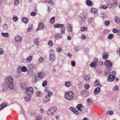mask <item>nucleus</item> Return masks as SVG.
Wrapping results in <instances>:
<instances>
[{
    "instance_id": "obj_1",
    "label": "nucleus",
    "mask_w": 120,
    "mask_h": 120,
    "mask_svg": "<svg viewBox=\"0 0 120 120\" xmlns=\"http://www.w3.org/2000/svg\"><path fill=\"white\" fill-rule=\"evenodd\" d=\"M13 78L11 76L7 77L5 79V83L3 86V88L5 90L8 89L12 90L14 88Z\"/></svg>"
},
{
    "instance_id": "obj_2",
    "label": "nucleus",
    "mask_w": 120,
    "mask_h": 120,
    "mask_svg": "<svg viewBox=\"0 0 120 120\" xmlns=\"http://www.w3.org/2000/svg\"><path fill=\"white\" fill-rule=\"evenodd\" d=\"M74 97V94L72 91H68L65 92L64 97L66 99L71 100L73 99Z\"/></svg>"
},
{
    "instance_id": "obj_3",
    "label": "nucleus",
    "mask_w": 120,
    "mask_h": 120,
    "mask_svg": "<svg viewBox=\"0 0 120 120\" xmlns=\"http://www.w3.org/2000/svg\"><path fill=\"white\" fill-rule=\"evenodd\" d=\"M57 109V107L55 106L50 108L47 111V114L49 115H52L55 113Z\"/></svg>"
},
{
    "instance_id": "obj_4",
    "label": "nucleus",
    "mask_w": 120,
    "mask_h": 120,
    "mask_svg": "<svg viewBox=\"0 0 120 120\" xmlns=\"http://www.w3.org/2000/svg\"><path fill=\"white\" fill-rule=\"evenodd\" d=\"M25 91L26 94L31 96L32 94L33 93V89L31 87L28 86L25 89Z\"/></svg>"
},
{
    "instance_id": "obj_5",
    "label": "nucleus",
    "mask_w": 120,
    "mask_h": 120,
    "mask_svg": "<svg viewBox=\"0 0 120 120\" xmlns=\"http://www.w3.org/2000/svg\"><path fill=\"white\" fill-rule=\"evenodd\" d=\"M115 74L116 72L115 71H112L108 77V81L109 82H112L113 81L115 78Z\"/></svg>"
},
{
    "instance_id": "obj_6",
    "label": "nucleus",
    "mask_w": 120,
    "mask_h": 120,
    "mask_svg": "<svg viewBox=\"0 0 120 120\" xmlns=\"http://www.w3.org/2000/svg\"><path fill=\"white\" fill-rule=\"evenodd\" d=\"M56 57L55 56L54 51L53 50H51L50 51V56L49 59L50 60L53 62L55 60Z\"/></svg>"
},
{
    "instance_id": "obj_7",
    "label": "nucleus",
    "mask_w": 120,
    "mask_h": 120,
    "mask_svg": "<svg viewBox=\"0 0 120 120\" xmlns=\"http://www.w3.org/2000/svg\"><path fill=\"white\" fill-rule=\"evenodd\" d=\"M87 13L83 12L81 13L80 15V17L81 20L82 21H84L87 19Z\"/></svg>"
},
{
    "instance_id": "obj_8",
    "label": "nucleus",
    "mask_w": 120,
    "mask_h": 120,
    "mask_svg": "<svg viewBox=\"0 0 120 120\" xmlns=\"http://www.w3.org/2000/svg\"><path fill=\"white\" fill-rule=\"evenodd\" d=\"M81 96L84 98H86L89 95V93L87 91L84 90L80 92Z\"/></svg>"
},
{
    "instance_id": "obj_9",
    "label": "nucleus",
    "mask_w": 120,
    "mask_h": 120,
    "mask_svg": "<svg viewBox=\"0 0 120 120\" xmlns=\"http://www.w3.org/2000/svg\"><path fill=\"white\" fill-rule=\"evenodd\" d=\"M98 63V59L97 58H95L93 62L90 64V67L92 68H96L97 65Z\"/></svg>"
},
{
    "instance_id": "obj_10",
    "label": "nucleus",
    "mask_w": 120,
    "mask_h": 120,
    "mask_svg": "<svg viewBox=\"0 0 120 120\" xmlns=\"http://www.w3.org/2000/svg\"><path fill=\"white\" fill-rule=\"evenodd\" d=\"M44 25L43 23L41 22L38 25V27L36 29L37 31L42 30L44 28Z\"/></svg>"
},
{
    "instance_id": "obj_11",
    "label": "nucleus",
    "mask_w": 120,
    "mask_h": 120,
    "mask_svg": "<svg viewBox=\"0 0 120 120\" xmlns=\"http://www.w3.org/2000/svg\"><path fill=\"white\" fill-rule=\"evenodd\" d=\"M104 64L107 68H110L112 66L111 62L108 60H106L105 61Z\"/></svg>"
},
{
    "instance_id": "obj_12",
    "label": "nucleus",
    "mask_w": 120,
    "mask_h": 120,
    "mask_svg": "<svg viewBox=\"0 0 120 120\" xmlns=\"http://www.w3.org/2000/svg\"><path fill=\"white\" fill-rule=\"evenodd\" d=\"M67 30L69 32H71L72 31L73 28L71 25L70 24H68L66 28Z\"/></svg>"
},
{
    "instance_id": "obj_13",
    "label": "nucleus",
    "mask_w": 120,
    "mask_h": 120,
    "mask_svg": "<svg viewBox=\"0 0 120 120\" xmlns=\"http://www.w3.org/2000/svg\"><path fill=\"white\" fill-rule=\"evenodd\" d=\"M15 39L17 42H21L22 41V38L19 35H17L15 37Z\"/></svg>"
},
{
    "instance_id": "obj_14",
    "label": "nucleus",
    "mask_w": 120,
    "mask_h": 120,
    "mask_svg": "<svg viewBox=\"0 0 120 120\" xmlns=\"http://www.w3.org/2000/svg\"><path fill=\"white\" fill-rule=\"evenodd\" d=\"M54 27L55 28H62L64 27V26L63 24H55L54 25Z\"/></svg>"
},
{
    "instance_id": "obj_15",
    "label": "nucleus",
    "mask_w": 120,
    "mask_h": 120,
    "mask_svg": "<svg viewBox=\"0 0 120 120\" xmlns=\"http://www.w3.org/2000/svg\"><path fill=\"white\" fill-rule=\"evenodd\" d=\"M32 59V56L31 55L28 56L26 59V61L27 63H30Z\"/></svg>"
},
{
    "instance_id": "obj_16",
    "label": "nucleus",
    "mask_w": 120,
    "mask_h": 120,
    "mask_svg": "<svg viewBox=\"0 0 120 120\" xmlns=\"http://www.w3.org/2000/svg\"><path fill=\"white\" fill-rule=\"evenodd\" d=\"M86 101L88 105H91L93 103V101L92 98H89L87 99Z\"/></svg>"
},
{
    "instance_id": "obj_17",
    "label": "nucleus",
    "mask_w": 120,
    "mask_h": 120,
    "mask_svg": "<svg viewBox=\"0 0 120 120\" xmlns=\"http://www.w3.org/2000/svg\"><path fill=\"white\" fill-rule=\"evenodd\" d=\"M50 99V98L49 97H47L45 95V98L42 99V102L44 103H45L48 101Z\"/></svg>"
},
{
    "instance_id": "obj_18",
    "label": "nucleus",
    "mask_w": 120,
    "mask_h": 120,
    "mask_svg": "<svg viewBox=\"0 0 120 120\" xmlns=\"http://www.w3.org/2000/svg\"><path fill=\"white\" fill-rule=\"evenodd\" d=\"M62 36L61 34L57 33L56 34L55 36V38L56 40L59 39L61 38Z\"/></svg>"
},
{
    "instance_id": "obj_19",
    "label": "nucleus",
    "mask_w": 120,
    "mask_h": 120,
    "mask_svg": "<svg viewBox=\"0 0 120 120\" xmlns=\"http://www.w3.org/2000/svg\"><path fill=\"white\" fill-rule=\"evenodd\" d=\"M30 95H28L26 94L25 97V100L26 102H27L30 101Z\"/></svg>"
},
{
    "instance_id": "obj_20",
    "label": "nucleus",
    "mask_w": 120,
    "mask_h": 120,
    "mask_svg": "<svg viewBox=\"0 0 120 120\" xmlns=\"http://www.w3.org/2000/svg\"><path fill=\"white\" fill-rule=\"evenodd\" d=\"M77 109L79 111H82V108L84 107L83 105L81 104H79L77 106Z\"/></svg>"
},
{
    "instance_id": "obj_21",
    "label": "nucleus",
    "mask_w": 120,
    "mask_h": 120,
    "mask_svg": "<svg viewBox=\"0 0 120 120\" xmlns=\"http://www.w3.org/2000/svg\"><path fill=\"white\" fill-rule=\"evenodd\" d=\"M100 91V87H97L96 88L94 91V93L95 94H98V93Z\"/></svg>"
},
{
    "instance_id": "obj_22",
    "label": "nucleus",
    "mask_w": 120,
    "mask_h": 120,
    "mask_svg": "<svg viewBox=\"0 0 120 120\" xmlns=\"http://www.w3.org/2000/svg\"><path fill=\"white\" fill-rule=\"evenodd\" d=\"M45 1L49 4L52 5H54L53 0H45Z\"/></svg>"
},
{
    "instance_id": "obj_23",
    "label": "nucleus",
    "mask_w": 120,
    "mask_h": 120,
    "mask_svg": "<svg viewBox=\"0 0 120 120\" xmlns=\"http://www.w3.org/2000/svg\"><path fill=\"white\" fill-rule=\"evenodd\" d=\"M84 79L86 81L88 82L90 81V76L89 75H86L84 76Z\"/></svg>"
},
{
    "instance_id": "obj_24",
    "label": "nucleus",
    "mask_w": 120,
    "mask_h": 120,
    "mask_svg": "<svg viewBox=\"0 0 120 120\" xmlns=\"http://www.w3.org/2000/svg\"><path fill=\"white\" fill-rule=\"evenodd\" d=\"M86 3L87 5L89 6H91L92 5L93 3L91 1L87 0L86 1Z\"/></svg>"
},
{
    "instance_id": "obj_25",
    "label": "nucleus",
    "mask_w": 120,
    "mask_h": 120,
    "mask_svg": "<svg viewBox=\"0 0 120 120\" xmlns=\"http://www.w3.org/2000/svg\"><path fill=\"white\" fill-rule=\"evenodd\" d=\"M22 21L25 23L27 24L29 20L27 18L23 17L22 18Z\"/></svg>"
},
{
    "instance_id": "obj_26",
    "label": "nucleus",
    "mask_w": 120,
    "mask_h": 120,
    "mask_svg": "<svg viewBox=\"0 0 120 120\" xmlns=\"http://www.w3.org/2000/svg\"><path fill=\"white\" fill-rule=\"evenodd\" d=\"M100 82L98 79L97 80L94 82V85L95 86H98L100 85Z\"/></svg>"
},
{
    "instance_id": "obj_27",
    "label": "nucleus",
    "mask_w": 120,
    "mask_h": 120,
    "mask_svg": "<svg viewBox=\"0 0 120 120\" xmlns=\"http://www.w3.org/2000/svg\"><path fill=\"white\" fill-rule=\"evenodd\" d=\"M71 85V83L69 81L66 82L65 83V86L68 87H69Z\"/></svg>"
},
{
    "instance_id": "obj_28",
    "label": "nucleus",
    "mask_w": 120,
    "mask_h": 120,
    "mask_svg": "<svg viewBox=\"0 0 120 120\" xmlns=\"http://www.w3.org/2000/svg\"><path fill=\"white\" fill-rule=\"evenodd\" d=\"M91 12L93 14H96L97 12V10L96 9L92 8L90 10Z\"/></svg>"
},
{
    "instance_id": "obj_29",
    "label": "nucleus",
    "mask_w": 120,
    "mask_h": 120,
    "mask_svg": "<svg viewBox=\"0 0 120 120\" xmlns=\"http://www.w3.org/2000/svg\"><path fill=\"white\" fill-rule=\"evenodd\" d=\"M65 27L64 26L62 28L60 29V32L61 34H64L65 33Z\"/></svg>"
},
{
    "instance_id": "obj_30",
    "label": "nucleus",
    "mask_w": 120,
    "mask_h": 120,
    "mask_svg": "<svg viewBox=\"0 0 120 120\" xmlns=\"http://www.w3.org/2000/svg\"><path fill=\"white\" fill-rule=\"evenodd\" d=\"M38 80V77H35L33 78L32 81L33 83H35Z\"/></svg>"
},
{
    "instance_id": "obj_31",
    "label": "nucleus",
    "mask_w": 120,
    "mask_h": 120,
    "mask_svg": "<svg viewBox=\"0 0 120 120\" xmlns=\"http://www.w3.org/2000/svg\"><path fill=\"white\" fill-rule=\"evenodd\" d=\"M87 19L88 23L89 24H91L92 22V19L90 17H87Z\"/></svg>"
},
{
    "instance_id": "obj_32",
    "label": "nucleus",
    "mask_w": 120,
    "mask_h": 120,
    "mask_svg": "<svg viewBox=\"0 0 120 120\" xmlns=\"http://www.w3.org/2000/svg\"><path fill=\"white\" fill-rule=\"evenodd\" d=\"M112 6L114 7H116L118 5L117 2L115 0L113 1L112 3Z\"/></svg>"
},
{
    "instance_id": "obj_33",
    "label": "nucleus",
    "mask_w": 120,
    "mask_h": 120,
    "mask_svg": "<svg viewBox=\"0 0 120 120\" xmlns=\"http://www.w3.org/2000/svg\"><path fill=\"white\" fill-rule=\"evenodd\" d=\"M34 44L37 45H38L39 44V41L38 40L35 39L34 40Z\"/></svg>"
},
{
    "instance_id": "obj_34",
    "label": "nucleus",
    "mask_w": 120,
    "mask_h": 120,
    "mask_svg": "<svg viewBox=\"0 0 120 120\" xmlns=\"http://www.w3.org/2000/svg\"><path fill=\"white\" fill-rule=\"evenodd\" d=\"M1 35L4 37H7L8 36V34L7 33H1Z\"/></svg>"
},
{
    "instance_id": "obj_35",
    "label": "nucleus",
    "mask_w": 120,
    "mask_h": 120,
    "mask_svg": "<svg viewBox=\"0 0 120 120\" xmlns=\"http://www.w3.org/2000/svg\"><path fill=\"white\" fill-rule=\"evenodd\" d=\"M44 58L42 57H40L38 60V62L39 63H42L44 61Z\"/></svg>"
},
{
    "instance_id": "obj_36",
    "label": "nucleus",
    "mask_w": 120,
    "mask_h": 120,
    "mask_svg": "<svg viewBox=\"0 0 120 120\" xmlns=\"http://www.w3.org/2000/svg\"><path fill=\"white\" fill-rule=\"evenodd\" d=\"M110 32L109 30L108 29H105L103 32V33L105 34H109Z\"/></svg>"
},
{
    "instance_id": "obj_37",
    "label": "nucleus",
    "mask_w": 120,
    "mask_h": 120,
    "mask_svg": "<svg viewBox=\"0 0 120 120\" xmlns=\"http://www.w3.org/2000/svg\"><path fill=\"white\" fill-rule=\"evenodd\" d=\"M21 70L22 71L25 72L27 71V69L26 67L24 66L22 67L21 68Z\"/></svg>"
},
{
    "instance_id": "obj_38",
    "label": "nucleus",
    "mask_w": 120,
    "mask_h": 120,
    "mask_svg": "<svg viewBox=\"0 0 120 120\" xmlns=\"http://www.w3.org/2000/svg\"><path fill=\"white\" fill-rule=\"evenodd\" d=\"M38 77H39L40 78H42L43 77V75L42 73L41 72L39 73L38 74Z\"/></svg>"
},
{
    "instance_id": "obj_39",
    "label": "nucleus",
    "mask_w": 120,
    "mask_h": 120,
    "mask_svg": "<svg viewBox=\"0 0 120 120\" xmlns=\"http://www.w3.org/2000/svg\"><path fill=\"white\" fill-rule=\"evenodd\" d=\"M17 72L18 73H20L21 71V67L20 66H19L17 68Z\"/></svg>"
},
{
    "instance_id": "obj_40",
    "label": "nucleus",
    "mask_w": 120,
    "mask_h": 120,
    "mask_svg": "<svg viewBox=\"0 0 120 120\" xmlns=\"http://www.w3.org/2000/svg\"><path fill=\"white\" fill-rule=\"evenodd\" d=\"M114 37V35L113 34H110L108 36V38L109 39H112Z\"/></svg>"
},
{
    "instance_id": "obj_41",
    "label": "nucleus",
    "mask_w": 120,
    "mask_h": 120,
    "mask_svg": "<svg viewBox=\"0 0 120 120\" xmlns=\"http://www.w3.org/2000/svg\"><path fill=\"white\" fill-rule=\"evenodd\" d=\"M19 1L18 0H15L14 1V4L15 6H17L19 3Z\"/></svg>"
},
{
    "instance_id": "obj_42",
    "label": "nucleus",
    "mask_w": 120,
    "mask_h": 120,
    "mask_svg": "<svg viewBox=\"0 0 120 120\" xmlns=\"http://www.w3.org/2000/svg\"><path fill=\"white\" fill-rule=\"evenodd\" d=\"M55 17L53 16L51 19L50 22L51 24H53L55 22Z\"/></svg>"
},
{
    "instance_id": "obj_43",
    "label": "nucleus",
    "mask_w": 120,
    "mask_h": 120,
    "mask_svg": "<svg viewBox=\"0 0 120 120\" xmlns=\"http://www.w3.org/2000/svg\"><path fill=\"white\" fill-rule=\"evenodd\" d=\"M42 117L41 116H38L36 117L35 120H42Z\"/></svg>"
},
{
    "instance_id": "obj_44",
    "label": "nucleus",
    "mask_w": 120,
    "mask_h": 120,
    "mask_svg": "<svg viewBox=\"0 0 120 120\" xmlns=\"http://www.w3.org/2000/svg\"><path fill=\"white\" fill-rule=\"evenodd\" d=\"M48 44L50 46H52L53 45L52 41L51 40L49 41L48 43Z\"/></svg>"
},
{
    "instance_id": "obj_45",
    "label": "nucleus",
    "mask_w": 120,
    "mask_h": 120,
    "mask_svg": "<svg viewBox=\"0 0 120 120\" xmlns=\"http://www.w3.org/2000/svg\"><path fill=\"white\" fill-rule=\"evenodd\" d=\"M115 22L117 23H119L120 22V19L119 18L116 17L115 20Z\"/></svg>"
},
{
    "instance_id": "obj_46",
    "label": "nucleus",
    "mask_w": 120,
    "mask_h": 120,
    "mask_svg": "<svg viewBox=\"0 0 120 120\" xmlns=\"http://www.w3.org/2000/svg\"><path fill=\"white\" fill-rule=\"evenodd\" d=\"M47 80H45L42 83V86L43 87H45L47 85Z\"/></svg>"
},
{
    "instance_id": "obj_47",
    "label": "nucleus",
    "mask_w": 120,
    "mask_h": 120,
    "mask_svg": "<svg viewBox=\"0 0 120 120\" xmlns=\"http://www.w3.org/2000/svg\"><path fill=\"white\" fill-rule=\"evenodd\" d=\"M100 8H101L103 9H104L105 10L107 8V6L106 5H102L101 6Z\"/></svg>"
},
{
    "instance_id": "obj_48",
    "label": "nucleus",
    "mask_w": 120,
    "mask_h": 120,
    "mask_svg": "<svg viewBox=\"0 0 120 120\" xmlns=\"http://www.w3.org/2000/svg\"><path fill=\"white\" fill-rule=\"evenodd\" d=\"M85 87L86 89H88L90 88V86L87 83L84 86Z\"/></svg>"
},
{
    "instance_id": "obj_49",
    "label": "nucleus",
    "mask_w": 120,
    "mask_h": 120,
    "mask_svg": "<svg viewBox=\"0 0 120 120\" xmlns=\"http://www.w3.org/2000/svg\"><path fill=\"white\" fill-rule=\"evenodd\" d=\"M107 54V53L105 54H104L103 57L104 59H106L109 56Z\"/></svg>"
},
{
    "instance_id": "obj_50",
    "label": "nucleus",
    "mask_w": 120,
    "mask_h": 120,
    "mask_svg": "<svg viewBox=\"0 0 120 120\" xmlns=\"http://www.w3.org/2000/svg\"><path fill=\"white\" fill-rule=\"evenodd\" d=\"M52 95V93L51 91H49L48 93L46 95L47 97H49L50 98V96Z\"/></svg>"
},
{
    "instance_id": "obj_51",
    "label": "nucleus",
    "mask_w": 120,
    "mask_h": 120,
    "mask_svg": "<svg viewBox=\"0 0 120 120\" xmlns=\"http://www.w3.org/2000/svg\"><path fill=\"white\" fill-rule=\"evenodd\" d=\"M81 30L82 31H86L87 30V28L86 27H82L81 28Z\"/></svg>"
},
{
    "instance_id": "obj_52",
    "label": "nucleus",
    "mask_w": 120,
    "mask_h": 120,
    "mask_svg": "<svg viewBox=\"0 0 120 120\" xmlns=\"http://www.w3.org/2000/svg\"><path fill=\"white\" fill-rule=\"evenodd\" d=\"M105 24L106 26H108L110 22L109 21H105Z\"/></svg>"
},
{
    "instance_id": "obj_53",
    "label": "nucleus",
    "mask_w": 120,
    "mask_h": 120,
    "mask_svg": "<svg viewBox=\"0 0 120 120\" xmlns=\"http://www.w3.org/2000/svg\"><path fill=\"white\" fill-rule=\"evenodd\" d=\"M118 87L117 85H115L113 88V90L114 91L117 90H118Z\"/></svg>"
},
{
    "instance_id": "obj_54",
    "label": "nucleus",
    "mask_w": 120,
    "mask_h": 120,
    "mask_svg": "<svg viewBox=\"0 0 120 120\" xmlns=\"http://www.w3.org/2000/svg\"><path fill=\"white\" fill-rule=\"evenodd\" d=\"M28 67L30 69H32L33 68L34 66L33 64H30L28 65Z\"/></svg>"
},
{
    "instance_id": "obj_55",
    "label": "nucleus",
    "mask_w": 120,
    "mask_h": 120,
    "mask_svg": "<svg viewBox=\"0 0 120 120\" xmlns=\"http://www.w3.org/2000/svg\"><path fill=\"white\" fill-rule=\"evenodd\" d=\"M56 50L57 52H61L62 51V49L60 48H57L56 49Z\"/></svg>"
},
{
    "instance_id": "obj_56",
    "label": "nucleus",
    "mask_w": 120,
    "mask_h": 120,
    "mask_svg": "<svg viewBox=\"0 0 120 120\" xmlns=\"http://www.w3.org/2000/svg\"><path fill=\"white\" fill-rule=\"evenodd\" d=\"M18 19V17L16 16H15L13 17V20L15 22H16Z\"/></svg>"
},
{
    "instance_id": "obj_57",
    "label": "nucleus",
    "mask_w": 120,
    "mask_h": 120,
    "mask_svg": "<svg viewBox=\"0 0 120 120\" xmlns=\"http://www.w3.org/2000/svg\"><path fill=\"white\" fill-rule=\"evenodd\" d=\"M113 111H108L106 113V114L107 115V114H109L110 115H112L113 114Z\"/></svg>"
},
{
    "instance_id": "obj_58",
    "label": "nucleus",
    "mask_w": 120,
    "mask_h": 120,
    "mask_svg": "<svg viewBox=\"0 0 120 120\" xmlns=\"http://www.w3.org/2000/svg\"><path fill=\"white\" fill-rule=\"evenodd\" d=\"M119 30H117L116 29L114 28L112 30V31L114 33H117Z\"/></svg>"
},
{
    "instance_id": "obj_59",
    "label": "nucleus",
    "mask_w": 120,
    "mask_h": 120,
    "mask_svg": "<svg viewBox=\"0 0 120 120\" xmlns=\"http://www.w3.org/2000/svg\"><path fill=\"white\" fill-rule=\"evenodd\" d=\"M37 13L35 12H32L30 14V15L32 16H34L36 15Z\"/></svg>"
},
{
    "instance_id": "obj_60",
    "label": "nucleus",
    "mask_w": 120,
    "mask_h": 120,
    "mask_svg": "<svg viewBox=\"0 0 120 120\" xmlns=\"http://www.w3.org/2000/svg\"><path fill=\"white\" fill-rule=\"evenodd\" d=\"M40 94V92L39 91H38L36 92V96L38 97L39 96Z\"/></svg>"
},
{
    "instance_id": "obj_61",
    "label": "nucleus",
    "mask_w": 120,
    "mask_h": 120,
    "mask_svg": "<svg viewBox=\"0 0 120 120\" xmlns=\"http://www.w3.org/2000/svg\"><path fill=\"white\" fill-rule=\"evenodd\" d=\"M71 65L73 67H75V63L74 61H72L71 62Z\"/></svg>"
},
{
    "instance_id": "obj_62",
    "label": "nucleus",
    "mask_w": 120,
    "mask_h": 120,
    "mask_svg": "<svg viewBox=\"0 0 120 120\" xmlns=\"http://www.w3.org/2000/svg\"><path fill=\"white\" fill-rule=\"evenodd\" d=\"M107 8H111L112 5L110 3H108L107 4Z\"/></svg>"
},
{
    "instance_id": "obj_63",
    "label": "nucleus",
    "mask_w": 120,
    "mask_h": 120,
    "mask_svg": "<svg viewBox=\"0 0 120 120\" xmlns=\"http://www.w3.org/2000/svg\"><path fill=\"white\" fill-rule=\"evenodd\" d=\"M69 109L70 110L73 112L75 110V108L72 107H71Z\"/></svg>"
},
{
    "instance_id": "obj_64",
    "label": "nucleus",
    "mask_w": 120,
    "mask_h": 120,
    "mask_svg": "<svg viewBox=\"0 0 120 120\" xmlns=\"http://www.w3.org/2000/svg\"><path fill=\"white\" fill-rule=\"evenodd\" d=\"M81 38L83 40H85L86 39V37L85 36L84 34H83L82 35Z\"/></svg>"
}]
</instances>
